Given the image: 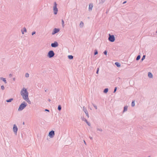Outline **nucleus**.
Instances as JSON below:
<instances>
[{
    "label": "nucleus",
    "instance_id": "obj_29",
    "mask_svg": "<svg viewBox=\"0 0 157 157\" xmlns=\"http://www.w3.org/2000/svg\"><path fill=\"white\" fill-rule=\"evenodd\" d=\"M1 88L2 90H3L4 89V86H1Z\"/></svg>",
    "mask_w": 157,
    "mask_h": 157
},
{
    "label": "nucleus",
    "instance_id": "obj_40",
    "mask_svg": "<svg viewBox=\"0 0 157 157\" xmlns=\"http://www.w3.org/2000/svg\"><path fill=\"white\" fill-rule=\"evenodd\" d=\"M99 131H102V130H101V129H99Z\"/></svg>",
    "mask_w": 157,
    "mask_h": 157
},
{
    "label": "nucleus",
    "instance_id": "obj_35",
    "mask_svg": "<svg viewBox=\"0 0 157 157\" xmlns=\"http://www.w3.org/2000/svg\"><path fill=\"white\" fill-rule=\"evenodd\" d=\"M126 2V1H125L123 3V4H124Z\"/></svg>",
    "mask_w": 157,
    "mask_h": 157
},
{
    "label": "nucleus",
    "instance_id": "obj_6",
    "mask_svg": "<svg viewBox=\"0 0 157 157\" xmlns=\"http://www.w3.org/2000/svg\"><path fill=\"white\" fill-rule=\"evenodd\" d=\"M54 132L53 131H52L49 132L48 135L51 137H52L54 136Z\"/></svg>",
    "mask_w": 157,
    "mask_h": 157
},
{
    "label": "nucleus",
    "instance_id": "obj_8",
    "mask_svg": "<svg viewBox=\"0 0 157 157\" xmlns=\"http://www.w3.org/2000/svg\"><path fill=\"white\" fill-rule=\"evenodd\" d=\"M59 30L58 29H57L56 28H55L53 31V32L52 33V34H54L55 33L58 32L59 31Z\"/></svg>",
    "mask_w": 157,
    "mask_h": 157
},
{
    "label": "nucleus",
    "instance_id": "obj_22",
    "mask_svg": "<svg viewBox=\"0 0 157 157\" xmlns=\"http://www.w3.org/2000/svg\"><path fill=\"white\" fill-rule=\"evenodd\" d=\"M145 55H143L142 58L141 59V60L143 61V60H144L145 59Z\"/></svg>",
    "mask_w": 157,
    "mask_h": 157
},
{
    "label": "nucleus",
    "instance_id": "obj_30",
    "mask_svg": "<svg viewBox=\"0 0 157 157\" xmlns=\"http://www.w3.org/2000/svg\"><path fill=\"white\" fill-rule=\"evenodd\" d=\"M83 110L85 112V111H86V112H87L86 109L84 107H83Z\"/></svg>",
    "mask_w": 157,
    "mask_h": 157
},
{
    "label": "nucleus",
    "instance_id": "obj_20",
    "mask_svg": "<svg viewBox=\"0 0 157 157\" xmlns=\"http://www.w3.org/2000/svg\"><path fill=\"white\" fill-rule=\"evenodd\" d=\"M1 79L5 83H6V80L5 78H1Z\"/></svg>",
    "mask_w": 157,
    "mask_h": 157
},
{
    "label": "nucleus",
    "instance_id": "obj_24",
    "mask_svg": "<svg viewBox=\"0 0 157 157\" xmlns=\"http://www.w3.org/2000/svg\"><path fill=\"white\" fill-rule=\"evenodd\" d=\"M85 113H86V116L88 117H89V114L87 112H86V111H85Z\"/></svg>",
    "mask_w": 157,
    "mask_h": 157
},
{
    "label": "nucleus",
    "instance_id": "obj_17",
    "mask_svg": "<svg viewBox=\"0 0 157 157\" xmlns=\"http://www.w3.org/2000/svg\"><path fill=\"white\" fill-rule=\"evenodd\" d=\"M13 100V99L12 98H10L9 100H7L6 101L7 102H10L11 101H12Z\"/></svg>",
    "mask_w": 157,
    "mask_h": 157
},
{
    "label": "nucleus",
    "instance_id": "obj_36",
    "mask_svg": "<svg viewBox=\"0 0 157 157\" xmlns=\"http://www.w3.org/2000/svg\"><path fill=\"white\" fill-rule=\"evenodd\" d=\"M16 126L15 125H14V126H13V128H16Z\"/></svg>",
    "mask_w": 157,
    "mask_h": 157
},
{
    "label": "nucleus",
    "instance_id": "obj_4",
    "mask_svg": "<svg viewBox=\"0 0 157 157\" xmlns=\"http://www.w3.org/2000/svg\"><path fill=\"white\" fill-rule=\"evenodd\" d=\"M53 10L54 14H56L57 13L58 9L57 8V4L56 2H54V6L53 7Z\"/></svg>",
    "mask_w": 157,
    "mask_h": 157
},
{
    "label": "nucleus",
    "instance_id": "obj_25",
    "mask_svg": "<svg viewBox=\"0 0 157 157\" xmlns=\"http://www.w3.org/2000/svg\"><path fill=\"white\" fill-rule=\"evenodd\" d=\"M117 87H115L114 89L113 93H115L116 92L117 90Z\"/></svg>",
    "mask_w": 157,
    "mask_h": 157
},
{
    "label": "nucleus",
    "instance_id": "obj_43",
    "mask_svg": "<svg viewBox=\"0 0 157 157\" xmlns=\"http://www.w3.org/2000/svg\"><path fill=\"white\" fill-rule=\"evenodd\" d=\"M148 157H151V156H149Z\"/></svg>",
    "mask_w": 157,
    "mask_h": 157
},
{
    "label": "nucleus",
    "instance_id": "obj_19",
    "mask_svg": "<svg viewBox=\"0 0 157 157\" xmlns=\"http://www.w3.org/2000/svg\"><path fill=\"white\" fill-rule=\"evenodd\" d=\"M68 57L70 59H72L73 58V56L71 55H69Z\"/></svg>",
    "mask_w": 157,
    "mask_h": 157
},
{
    "label": "nucleus",
    "instance_id": "obj_31",
    "mask_svg": "<svg viewBox=\"0 0 157 157\" xmlns=\"http://www.w3.org/2000/svg\"><path fill=\"white\" fill-rule=\"evenodd\" d=\"M62 25H63V26H64V21H63V20H62Z\"/></svg>",
    "mask_w": 157,
    "mask_h": 157
},
{
    "label": "nucleus",
    "instance_id": "obj_32",
    "mask_svg": "<svg viewBox=\"0 0 157 157\" xmlns=\"http://www.w3.org/2000/svg\"><path fill=\"white\" fill-rule=\"evenodd\" d=\"M98 52H97V51H96L94 53V55H96L97 54H98Z\"/></svg>",
    "mask_w": 157,
    "mask_h": 157
},
{
    "label": "nucleus",
    "instance_id": "obj_38",
    "mask_svg": "<svg viewBox=\"0 0 157 157\" xmlns=\"http://www.w3.org/2000/svg\"><path fill=\"white\" fill-rule=\"evenodd\" d=\"M12 76V75H11V74H10V77H11V76Z\"/></svg>",
    "mask_w": 157,
    "mask_h": 157
},
{
    "label": "nucleus",
    "instance_id": "obj_13",
    "mask_svg": "<svg viewBox=\"0 0 157 157\" xmlns=\"http://www.w3.org/2000/svg\"><path fill=\"white\" fill-rule=\"evenodd\" d=\"M108 89L107 88H106L104 89L103 91V92L105 93H106L108 92Z\"/></svg>",
    "mask_w": 157,
    "mask_h": 157
},
{
    "label": "nucleus",
    "instance_id": "obj_33",
    "mask_svg": "<svg viewBox=\"0 0 157 157\" xmlns=\"http://www.w3.org/2000/svg\"><path fill=\"white\" fill-rule=\"evenodd\" d=\"M35 32H33L32 33V35H34V34H35Z\"/></svg>",
    "mask_w": 157,
    "mask_h": 157
},
{
    "label": "nucleus",
    "instance_id": "obj_3",
    "mask_svg": "<svg viewBox=\"0 0 157 157\" xmlns=\"http://www.w3.org/2000/svg\"><path fill=\"white\" fill-rule=\"evenodd\" d=\"M108 40L111 42H113L115 40V38L113 35H111L110 34H109V37Z\"/></svg>",
    "mask_w": 157,
    "mask_h": 157
},
{
    "label": "nucleus",
    "instance_id": "obj_27",
    "mask_svg": "<svg viewBox=\"0 0 157 157\" xmlns=\"http://www.w3.org/2000/svg\"><path fill=\"white\" fill-rule=\"evenodd\" d=\"M25 77H29V74H28V73H26V74H25Z\"/></svg>",
    "mask_w": 157,
    "mask_h": 157
},
{
    "label": "nucleus",
    "instance_id": "obj_26",
    "mask_svg": "<svg viewBox=\"0 0 157 157\" xmlns=\"http://www.w3.org/2000/svg\"><path fill=\"white\" fill-rule=\"evenodd\" d=\"M104 54L105 55H106L107 54V51L106 50L104 52Z\"/></svg>",
    "mask_w": 157,
    "mask_h": 157
},
{
    "label": "nucleus",
    "instance_id": "obj_2",
    "mask_svg": "<svg viewBox=\"0 0 157 157\" xmlns=\"http://www.w3.org/2000/svg\"><path fill=\"white\" fill-rule=\"evenodd\" d=\"M26 103L24 102L20 105L18 109V110H22L26 106Z\"/></svg>",
    "mask_w": 157,
    "mask_h": 157
},
{
    "label": "nucleus",
    "instance_id": "obj_7",
    "mask_svg": "<svg viewBox=\"0 0 157 157\" xmlns=\"http://www.w3.org/2000/svg\"><path fill=\"white\" fill-rule=\"evenodd\" d=\"M58 46V43L56 42H55L54 43H52L51 44V46L52 47H57V46Z\"/></svg>",
    "mask_w": 157,
    "mask_h": 157
},
{
    "label": "nucleus",
    "instance_id": "obj_10",
    "mask_svg": "<svg viewBox=\"0 0 157 157\" xmlns=\"http://www.w3.org/2000/svg\"><path fill=\"white\" fill-rule=\"evenodd\" d=\"M128 106L127 105H126L124 107V109H123V113L127 111V110H128Z\"/></svg>",
    "mask_w": 157,
    "mask_h": 157
},
{
    "label": "nucleus",
    "instance_id": "obj_41",
    "mask_svg": "<svg viewBox=\"0 0 157 157\" xmlns=\"http://www.w3.org/2000/svg\"><path fill=\"white\" fill-rule=\"evenodd\" d=\"M87 123L90 126V125L89 123L87 122Z\"/></svg>",
    "mask_w": 157,
    "mask_h": 157
},
{
    "label": "nucleus",
    "instance_id": "obj_37",
    "mask_svg": "<svg viewBox=\"0 0 157 157\" xmlns=\"http://www.w3.org/2000/svg\"><path fill=\"white\" fill-rule=\"evenodd\" d=\"M45 110L46 111H49V110H48L47 109H45Z\"/></svg>",
    "mask_w": 157,
    "mask_h": 157
},
{
    "label": "nucleus",
    "instance_id": "obj_12",
    "mask_svg": "<svg viewBox=\"0 0 157 157\" xmlns=\"http://www.w3.org/2000/svg\"><path fill=\"white\" fill-rule=\"evenodd\" d=\"M115 64L117 67H119L121 66V64L118 62H115Z\"/></svg>",
    "mask_w": 157,
    "mask_h": 157
},
{
    "label": "nucleus",
    "instance_id": "obj_39",
    "mask_svg": "<svg viewBox=\"0 0 157 157\" xmlns=\"http://www.w3.org/2000/svg\"><path fill=\"white\" fill-rule=\"evenodd\" d=\"M84 142L85 144L86 145V143L85 141L84 140Z\"/></svg>",
    "mask_w": 157,
    "mask_h": 157
},
{
    "label": "nucleus",
    "instance_id": "obj_21",
    "mask_svg": "<svg viewBox=\"0 0 157 157\" xmlns=\"http://www.w3.org/2000/svg\"><path fill=\"white\" fill-rule=\"evenodd\" d=\"M83 23L82 21L81 22L80 24V26L82 27L83 25Z\"/></svg>",
    "mask_w": 157,
    "mask_h": 157
},
{
    "label": "nucleus",
    "instance_id": "obj_34",
    "mask_svg": "<svg viewBox=\"0 0 157 157\" xmlns=\"http://www.w3.org/2000/svg\"><path fill=\"white\" fill-rule=\"evenodd\" d=\"M96 73L97 74L98 73V68L97 69Z\"/></svg>",
    "mask_w": 157,
    "mask_h": 157
},
{
    "label": "nucleus",
    "instance_id": "obj_11",
    "mask_svg": "<svg viewBox=\"0 0 157 157\" xmlns=\"http://www.w3.org/2000/svg\"><path fill=\"white\" fill-rule=\"evenodd\" d=\"M148 76L150 78H152L153 77V75L152 73L150 72H149L148 73Z\"/></svg>",
    "mask_w": 157,
    "mask_h": 157
},
{
    "label": "nucleus",
    "instance_id": "obj_9",
    "mask_svg": "<svg viewBox=\"0 0 157 157\" xmlns=\"http://www.w3.org/2000/svg\"><path fill=\"white\" fill-rule=\"evenodd\" d=\"M93 7V5L92 4H90L89 6V11H91Z\"/></svg>",
    "mask_w": 157,
    "mask_h": 157
},
{
    "label": "nucleus",
    "instance_id": "obj_14",
    "mask_svg": "<svg viewBox=\"0 0 157 157\" xmlns=\"http://www.w3.org/2000/svg\"><path fill=\"white\" fill-rule=\"evenodd\" d=\"M135 103L134 101H132V102L131 105L132 107H133L135 106Z\"/></svg>",
    "mask_w": 157,
    "mask_h": 157
},
{
    "label": "nucleus",
    "instance_id": "obj_15",
    "mask_svg": "<svg viewBox=\"0 0 157 157\" xmlns=\"http://www.w3.org/2000/svg\"><path fill=\"white\" fill-rule=\"evenodd\" d=\"M13 130L15 133L16 134L17 131V128H13Z\"/></svg>",
    "mask_w": 157,
    "mask_h": 157
},
{
    "label": "nucleus",
    "instance_id": "obj_28",
    "mask_svg": "<svg viewBox=\"0 0 157 157\" xmlns=\"http://www.w3.org/2000/svg\"><path fill=\"white\" fill-rule=\"evenodd\" d=\"M105 1V0H101V2H100V3H102L104 2Z\"/></svg>",
    "mask_w": 157,
    "mask_h": 157
},
{
    "label": "nucleus",
    "instance_id": "obj_23",
    "mask_svg": "<svg viewBox=\"0 0 157 157\" xmlns=\"http://www.w3.org/2000/svg\"><path fill=\"white\" fill-rule=\"evenodd\" d=\"M61 108L60 105H59L58 107V109L59 110H61Z\"/></svg>",
    "mask_w": 157,
    "mask_h": 157
},
{
    "label": "nucleus",
    "instance_id": "obj_1",
    "mask_svg": "<svg viewBox=\"0 0 157 157\" xmlns=\"http://www.w3.org/2000/svg\"><path fill=\"white\" fill-rule=\"evenodd\" d=\"M21 94L23 98L29 104H31V101L28 98V93L26 89L23 88L21 91Z\"/></svg>",
    "mask_w": 157,
    "mask_h": 157
},
{
    "label": "nucleus",
    "instance_id": "obj_42",
    "mask_svg": "<svg viewBox=\"0 0 157 157\" xmlns=\"http://www.w3.org/2000/svg\"><path fill=\"white\" fill-rule=\"evenodd\" d=\"M90 139H92V137H90Z\"/></svg>",
    "mask_w": 157,
    "mask_h": 157
},
{
    "label": "nucleus",
    "instance_id": "obj_16",
    "mask_svg": "<svg viewBox=\"0 0 157 157\" xmlns=\"http://www.w3.org/2000/svg\"><path fill=\"white\" fill-rule=\"evenodd\" d=\"M140 58V55H138L136 58V60H138Z\"/></svg>",
    "mask_w": 157,
    "mask_h": 157
},
{
    "label": "nucleus",
    "instance_id": "obj_5",
    "mask_svg": "<svg viewBox=\"0 0 157 157\" xmlns=\"http://www.w3.org/2000/svg\"><path fill=\"white\" fill-rule=\"evenodd\" d=\"M54 55V53L52 51H50L48 53V56L49 58L53 57Z\"/></svg>",
    "mask_w": 157,
    "mask_h": 157
},
{
    "label": "nucleus",
    "instance_id": "obj_18",
    "mask_svg": "<svg viewBox=\"0 0 157 157\" xmlns=\"http://www.w3.org/2000/svg\"><path fill=\"white\" fill-rule=\"evenodd\" d=\"M26 32V29L25 28H24L23 31H22V34H24V32Z\"/></svg>",
    "mask_w": 157,
    "mask_h": 157
}]
</instances>
